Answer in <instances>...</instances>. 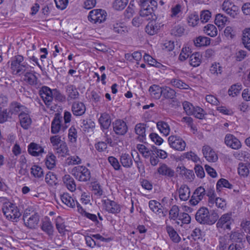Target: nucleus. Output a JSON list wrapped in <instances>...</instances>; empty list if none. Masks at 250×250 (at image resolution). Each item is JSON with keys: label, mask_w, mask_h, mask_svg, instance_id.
<instances>
[{"label": "nucleus", "mask_w": 250, "mask_h": 250, "mask_svg": "<svg viewBox=\"0 0 250 250\" xmlns=\"http://www.w3.org/2000/svg\"><path fill=\"white\" fill-rule=\"evenodd\" d=\"M146 32L150 35H153L157 32L158 26L152 23H149L146 27Z\"/></svg>", "instance_id": "64"}, {"label": "nucleus", "mask_w": 250, "mask_h": 250, "mask_svg": "<svg viewBox=\"0 0 250 250\" xmlns=\"http://www.w3.org/2000/svg\"><path fill=\"white\" fill-rule=\"evenodd\" d=\"M20 123L21 126L24 129H27L30 126L32 120L29 115V110L19 115Z\"/></svg>", "instance_id": "18"}, {"label": "nucleus", "mask_w": 250, "mask_h": 250, "mask_svg": "<svg viewBox=\"0 0 250 250\" xmlns=\"http://www.w3.org/2000/svg\"><path fill=\"white\" fill-rule=\"evenodd\" d=\"M28 108L24 105L18 102L12 103L10 106V111L12 114H18L27 112Z\"/></svg>", "instance_id": "21"}, {"label": "nucleus", "mask_w": 250, "mask_h": 250, "mask_svg": "<svg viewBox=\"0 0 250 250\" xmlns=\"http://www.w3.org/2000/svg\"><path fill=\"white\" fill-rule=\"evenodd\" d=\"M135 132L138 135L137 139L141 142H144L146 140V125L144 124H138L136 125Z\"/></svg>", "instance_id": "25"}, {"label": "nucleus", "mask_w": 250, "mask_h": 250, "mask_svg": "<svg viewBox=\"0 0 250 250\" xmlns=\"http://www.w3.org/2000/svg\"><path fill=\"white\" fill-rule=\"evenodd\" d=\"M195 46L200 47L202 46H207L210 44V40L209 38L199 36L194 41Z\"/></svg>", "instance_id": "43"}, {"label": "nucleus", "mask_w": 250, "mask_h": 250, "mask_svg": "<svg viewBox=\"0 0 250 250\" xmlns=\"http://www.w3.org/2000/svg\"><path fill=\"white\" fill-rule=\"evenodd\" d=\"M234 223V220L232 217V213H227L222 215L216 223V227L219 229L223 230L231 229V226Z\"/></svg>", "instance_id": "5"}, {"label": "nucleus", "mask_w": 250, "mask_h": 250, "mask_svg": "<svg viewBox=\"0 0 250 250\" xmlns=\"http://www.w3.org/2000/svg\"><path fill=\"white\" fill-rule=\"evenodd\" d=\"M42 230L48 236L52 237L54 235V227L52 222L47 218L45 219L41 226Z\"/></svg>", "instance_id": "22"}, {"label": "nucleus", "mask_w": 250, "mask_h": 250, "mask_svg": "<svg viewBox=\"0 0 250 250\" xmlns=\"http://www.w3.org/2000/svg\"><path fill=\"white\" fill-rule=\"evenodd\" d=\"M184 31L185 29L183 26L177 25L171 29V34L176 36H181L183 34Z\"/></svg>", "instance_id": "62"}, {"label": "nucleus", "mask_w": 250, "mask_h": 250, "mask_svg": "<svg viewBox=\"0 0 250 250\" xmlns=\"http://www.w3.org/2000/svg\"><path fill=\"white\" fill-rule=\"evenodd\" d=\"M166 230L172 241L175 243H178L180 241V237L173 227L170 226H167L166 227Z\"/></svg>", "instance_id": "42"}, {"label": "nucleus", "mask_w": 250, "mask_h": 250, "mask_svg": "<svg viewBox=\"0 0 250 250\" xmlns=\"http://www.w3.org/2000/svg\"><path fill=\"white\" fill-rule=\"evenodd\" d=\"M46 167L49 169H52L56 166V157L52 153H49L44 160Z\"/></svg>", "instance_id": "30"}, {"label": "nucleus", "mask_w": 250, "mask_h": 250, "mask_svg": "<svg viewBox=\"0 0 250 250\" xmlns=\"http://www.w3.org/2000/svg\"><path fill=\"white\" fill-rule=\"evenodd\" d=\"M85 110V106L82 102H74L72 105V111L75 116L83 115Z\"/></svg>", "instance_id": "24"}, {"label": "nucleus", "mask_w": 250, "mask_h": 250, "mask_svg": "<svg viewBox=\"0 0 250 250\" xmlns=\"http://www.w3.org/2000/svg\"><path fill=\"white\" fill-rule=\"evenodd\" d=\"M120 160L122 165L126 168L130 167L133 164L132 158L128 154H122L120 156Z\"/></svg>", "instance_id": "38"}, {"label": "nucleus", "mask_w": 250, "mask_h": 250, "mask_svg": "<svg viewBox=\"0 0 250 250\" xmlns=\"http://www.w3.org/2000/svg\"><path fill=\"white\" fill-rule=\"evenodd\" d=\"M162 88L158 85L153 84L149 88V92L152 97L159 99L162 96Z\"/></svg>", "instance_id": "32"}, {"label": "nucleus", "mask_w": 250, "mask_h": 250, "mask_svg": "<svg viewBox=\"0 0 250 250\" xmlns=\"http://www.w3.org/2000/svg\"><path fill=\"white\" fill-rule=\"evenodd\" d=\"M213 201V205L215 204V206L218 208L225 210L227 205L225 200L221 198L217 197Z\"/></svg>", "instance_id": "63"}, {"label": "nucleus", "mask_w": 250, "mask_h": 250, "mask_svg": "<svg viewBox=\"0 0 250 250\" xmlns=\"http://www.w3.org/2000/svg\"><path fill=\"white\" fill-rule=\"evenodd\" d=\"M196 220L200 224L211 225L215 223V220L210 219L208 209L205 207L200 208L195 214Z\"/></svg>", "instance_id": "4"}, {"label": "nucleus", "mask_w": 250, "mask_h": 250, "mask_svg": "<svg viewBox=\"0 0 250 250\" xmlns=\"http://www.w3.org/2000/svg\"><path fill=\"white\" fill-rule=\"evenodd\" d=\"M228 21V18L221 14L216 15L215 23L219 27H223Z\"/></svg>", "instance_id": "45"}, {"label": "nucleus", "mask_w": 250, "mask_h": 250, "mask_svg": "<svg viewBox=\"0 0 250 250\" xmlns=\"http://www.w3.org/2000/svg\"><path fill=\"white\" fill-rule=\"evenodd\" d=\"M104 207L106 211L109 213L116 214L121 211V206L117 202L108 199L102 201Z\"/></svg>", "instance_id": "10"}, {"label": "nucleus", "mask_w": 250, "mask_h": 250, "mask_svg": "<svg viewBox=\"0 0 250 250\" xmlns=\"http://www.w3.org/2000/svg\"><path fill=\"white\" fill-rule=\"evenodd\" d=\"M109 27L113 32L124 35L128 32V27L125 25L124 22L120 21L115 18H112L109 23Z\"/></svg>", "instance_id": "7"}, {"label": "nucleus", "mask_w": 250, "mask_h": 250, "mask_svg": "<svg viewBox=\"0 0 250 250\" xmlns=\"http://www.w3.org/2000/svg\"><path fill=\"white\" fill-rule=\"evenodd\" d=\"M178 219V221H176V223L181 226H182L183 224H189L191 221L190 216L188 214L185 212L181 213Z\"/></svg>", "instance_id": "44"}, {"label": "nucleus", "mask_w": 250, "mask_h": 250, "mask_svg": "<svg viewBox=\"0 0 250 250\" xmlns=\"http://www.w3.org/2000/svg\"><path fill=\"white\" fill-rule=\"evenodd\" d=\"M113 128L115 133L118 135H124L128 130L126 123L120 119L113 123Z\"/></svg>", "instance_id": "12"}, {"label": "nucleus", "mask_w": 250, "mask_h": 250, "mask_svg": "<svg viewBox=\"0 0 250 250\" xmlns=\"http://www.w3.org/2000/svg\"><path fill=\"white\" fill-rule=\"evenodd\" d=\"M162 95L166 99H173L176 96V92L168 86H164L162 88Z\"/></svg>", "instance_id": "36"}, {"label": "nucleus", "mask_w": 250, "mask_h": 250, "mask_svg": "<svg viewBox=\"0 0 250 250\" xmlns=\"http://www.w3.org/2000/svg\"><path fill=\"white\" fill-rule=\"evenodd\" d=\"M62 202L67 207L74 208L76 206V201L67 193H64L61 196Z\"/></svg>", "instance_id": "31"}, {"label": "nucleus", "mask_w": 250, "mask_h": 250, "mask_svg": "<svg viewBox=\"0 0 250 250\" xmlns=\"http://www.w3.org/2000/svg\"><path fill=\"white\" fill-rule=\"evenodd\" d=\"M198 21V16L196 14H191L189 15L188 18V21L189 26L193 27L196 26L197 24Z\"/></svg>", "instance_id": "59"}, {"label": "nucleus", "mask_w": 250, "mask_h": 250, "mask_svg": "<svg viewBox=\"0 0 250 250\" xmlns=\"http://www.w3.org/2000/svg\"><path fill=\"white\" fill-rule=\"evenodd\" d=\"M157 127L161 133L165 136H167L170 132V127L169 125L165 122L159 121L157 123Z\"/></svg>", "instance_id": "40"}, {"label": "nucleus", "mask_w": 250, "mask_h": 250, "mask_svg": "<svg viewBox=\"0 0 250 250\" xmlns=\"http://www.w3.org/2000/svg\"><path fill=\"white\" fill-rule=\"evenodd\" d=\"M141 9L140 10V15L142 18H145L146 20L153 19L154 15L153 8L150 6L149 4H146L140 5Z\"/></svg>", "instance_id": "17"}, {"label": "nucleus", "mask_w": 250, "mask_h": 250, "mask_svg": "<svg viewBox=\"0 0 250 250\" xmlns=\"http://www.w3.org/2000/svg\"><path fill=\"white\" fill-rule=\"evenodd\" d=\"M149 207L150 209L155 213H160L162 212L161 205L155 200H151L149 202Z\"/></svg>", "instance_id": "51"}, {"label": "nucleus", "mask_w": 250, "mask_h": 250, "mask_svg": "<svg viewBox=\"0 0 250 250\" xmlns=\"http://www.w3.org/2000/svg\"><path fill=\"white\" fill-rule=\"evenodd\" d=\"M64 185L71 192L76 190V184L74 179L69 175H65L62 178Z\"/></svg>", "instance_id": "26"}, {"label": "nucleus", "mask_w": 250, "mask_h": 250, "mask_svg": "<svg viewBox=\"0 0 250 250\" xmlns=\"http://www.w3.org/2000/svg\"><path fill=\"white\" fill-rule=\"evenodd\" d=\"M56 227L59 232L61 234H64L66 231V227L63 220L61 216H58L56 219Z\"/></svg>", "instance_id": "46"}, {"label": "nucleus", "mask_w": 250, "mask_h": 250, "mask_svg": "<svg viewBox=\"0 0 250 250\" xmlns=\"http://www.w3.org/2000/svg\"><path fill=\"white\" fill-rule=\"evenodd\" d=\"M169 83L173 86L181 89H188L189 85L178 78H174L170 80Z\"/></svg>", "instance_id": "28"}, {"label": "nucleus", "mask_w": 250, "mask_h": 250, "mask_svg": "<svg viewBox=\"0 0 250 250\" xmlns=\"http://www.w3.org/2000/svg\"><path fill=\"white\" fill-rule=\"evenodd\" d=\"M179 196L181 201H187L190 194L189 188L185 185H182L178 189Z\"/></svg>", "instance_id": "27"}, {"label": "nucleus", "mask_w": 250, "mask_h": 250, "mask_svg": "<svg viewBox=\"0 0 250 250\" xmlns=\"http://www.w3.org/2000/svg\"><path fill=\"white\" fill-rule=\"evenodd\" d=\"M66 92L68 100L76 99L79 97V93L76 87L73 85H69L67 86Z\"/></svg>", "instance_id": "39"}, {"label": "nucleus", "mask_w": 250, "mask_h": 250, "mask_svg": "<svg viewBox=\"0 0 250 250\" xmlns=\"http://www.w3.org/2000/svg\"><path fill=\"white\" fill-rule=\"evenodd\" d=\"M99 122L102 127L104 128H108L111 124V120L109 115L106 113L101 114L99 119Z\"/></svg>", "instance_id": "35"}, {"label": "nucleus", "mask_w": 250, "mask_h": 250, "mask_svg": "<svg viewBox=\"0 0 250 250\" xmlns=\"http://www.w3.org/2000/svg\"><path fill=\"white\" fill-rule=\"evenodd\" d=\"M222 10L233 18L238 14L239 7L229 0H225L222 5Z\"/></svg>", "instance_id": "9"}, {"label": "nucleus", "mask_w": 250, "mask_h": 250, "mask_svg": "<svg viewBox=\"0 0 250 250\" xmlns=\"http://www.w3.org/2000/svg\"><path fill=\"white\" fill-rule=\"evenodd\" d=\"M55 153L61 157H64L68 154L69 150L65 142L62 143L58 146L53 149Z\"/></svg>", "instance_id": "33"}, {"label": "nucleus", "mask_w": 250, "mask_h": 250, "mask_svg": "<svg viewBox=\"0 0 250 250\" xmlns=\"http://www.w3.org/2000/svg\"><path fill=\"white\" fill-rule=\"evenodd\" d=\"M2 211L6 219L12 222H17L21 215L17 206L8 201L3 203Z\"/></svg>", "instance_id": "2"}, {"label": "nucleus", "mask_w": 250, "mask_h": 250, "mask_svg": "<svg viewBox=\"0 0 250 250\" xmlns=\"http://www.w3.org/2000/svg\"><path fill=\"white\" fill-rule=\"evenodd\" d=\"M242 40L245 47L250 51V28L243 30Z\"/></svg>", "instance_id": "37"}, {"label": "nucleus", "mask_w": 250, "mask_h": 250, "mask_svg": "<svg viewBox=\"0 0 250 250\" xmlns=\"http://www.w3.org/2000/svg\"><path fill=\"white\" fill-rule=\"evenodd\" d=\"M202 62V55L198 52L191 55L189 57V64L193 67H197L200 65Z\"/></svg>", "instance_id": "34"}, {"label": "nucleus", "mask_w": 250, "mask_h": 250, "mask_svg": "<svg viewBox=\"0 0 250 250\" xmlns=\"http://www.w3.org/2000/svg\"><path fill=\"white\" fill-rule=\"evenodd\" d=\"M106 17V12L102 9H94L88 15V20L94 23L99 24L104 22Z\"/></svg>", "instance_id": "8"}, {"label": "nucleus", "mask_w": 250, "mask_h": 250, "mask_svg": "<svg viewBox=\"0 0 250 250\" xmlns=\"http://www.w3.org/2000/svg\"><path fill=\"white\" fill-rule=\"evenodd\" d=\"M28 152L33 156H38L44 152V149L39 144L32 142L28 146Z\"/></svg>", "instance_id": "20"}, {"label": "nucleus", "mask_w": 250, "mask_h": 250, "mask_svg": "<svg viewBox=\"0 0 250 250\" xmlns=\"http://www.w3.org/2000/svg\"><path fill=\"white\" fill-rule=\"evenodd\" d=\"M136 148L142 156L146 159L148 158L153 150L149 149L143 144H138Z\"/></svg>", "instance_id": "41"}, {"label": "nucleus", "mask_w": 250, "mask_h": 250, "mask_svg": "<svg viewBox=\"0 0 250 250\" xmlns=\"http://www.w3.org/2000/svg\"><path fill=\"white\" fill-rule=\"evenodd\" d=\"M202 152L206 159L209 162H215L218 156L214 150L209 146L205 145L202 147Z\"/></svg>", "instance_id": "15"}, {"label": "nucleus", "mask_w": 250, "mask_h": 250, "mask_svg": "<svg viewBox=\"0 0 250 250\" xmlns=\"http://www.w3.org/2000/svg\"><path fill=\"white\" fill-rule=\"evenodd\" d=\"M128 3V0H115L113 3V8L117 10L124 9Z\"/></svg>", "instance_id": "54"}, {"label": "nucleus", "mask_w": 250, "mask_h": 250, "mask_svg": "<svg viewBox=\"0 0 250 250\" xmlns=\"http://www.w3.org/2000/svg\"><path fill=\"white\" fill-rule=\"evenodd\" d=\"M8 63L11 73L16 76H21L25 74L29 68L27 62L24 61L23 56L21 55L13 56Z\"/></svg>", "instance_id": "1"}, {"label": "nucleus", "mask_w": 250, "mask_h": 250, "mask_svg": "<svg viewBox=\"0 0 250 250\" xmlns=\"http://www.w3.org/2000/svg\"><path fill=\"white\" fill-rule=\"evenodd\" d=\"M182 13V6L180 4H177L171 8V14L170 15L171 18H178L179 14Z\"/></svg>", "instance_id": "55"}, {"label": "nucleus", "mask_w": 250, "mask_h": 250, "mask_svg": "<svg viewBox=\"0 0 250 250\" xmlns=\"http://www.w3.org/2000/svg\"><path fill=\"white\" fill-rule=\"evenodd\" d=\"M168 143L170 147L179 151L185 150L186 146L185 141L180 136L177 135H170L168 138Z\"/></svg>", "instance_id": "6"}, {"label": "nucleus", "mask_w": 250, "mask_h": 250, "mask_svg": "<svg viewBox=\"0 0 250 250\" xmlns=\"http://www.w3.org/2000/svg\"><path fill=\"white\" fill-rule=\"evenodd\" d=\"M92 190L94 195L97 197H100L103 194V189L99 184L93 183L92 185Z\"/></svg>", "instance_id": "61"}, {"label": "nucleus", "mask_w": 250, "mask_h": 250, "mask_svg": "<svg viewBox=\"0 0 250 250\" xmlns=\"http://www.w3.org/2000/svg\"><path fill=\"white\" fill-rule=\"evenodd\" d=\"M222 187L227 188L229 189L232 188V185H231L228 180L225 179L221 178L218 180L216 184V188L219 189Z\"/></svg>", "instance_id": "56"}, {"label": "nucleus", "mask_w": 250, "mask_h": 250, "mask_svg": "<svg viewBox=\"0 0 250 250\" xmlns=\"http://www.w3.org/2000/svg\"><path fill=\"white\" fill-rule=\"evenodd\" d=\"M71 173L79 181L86 182L91 178L90 170L85 166H77L73 168Z\"/></svg>", "instance_id": "3"}, {"label": "nucleus", "mask_w": 250, "mask_h": 250, "mask_svg": "<svg viewBox=\"0 0 250 250\" xmlns=\"http://www.w3.org/2000/svg\"><path fill=\"white\" fill-rule=\"evenodd\" d=\"M225 143L228 147L233 149H238L241 147L240 141L232 134H227L225 136Z\"/></svg>", "instance_id": "14"}, {"label": "nucleus", "mask_w": 250, "mask_h": 250, "mask_svg": "<svg viewBox=\"0 0 250 250\" xmlns=\"http://www.w3.org/2000/svg\"><path fill=\"white\" fill-rule=\"evenodd\" d=\"M183 106L187 115H192L195 107L190 103L185 101L183 103Z\"/></svg>", "instance_id": "60"}, {"label": "nucleus", "mask_w": 250, "mask_h": 250, "mask_svg": "<svg viewBox=\"0 0 250 250\" xmlns=\"http://www.w3.org/2000/svg\"><path fill=\"white\" fill-rule=\"evenodd\" d=\"M191 53V49L189 47H184L179 56V60L183 62L190 56Z\"/></svg>", "instance_id": "50"}, {"label": "nucleus", "mask_w": 250, "mask_h": 250, "mask_svg": "<svg viewBox=\"0 0 250 250\" xmlns=\"http://www.w3.org/2000/svg\"><path fill=\"white\" fill-rule=\"evenodd\" d=\"M177 172L183 178L189 181H192L194 179V173L192 170L187 169L184 166L178 167Z\"/></svg>", "instance_id": "23"}, {"label": "nucleus", "mask_w": 250, "mask_h": 250, "mask_svg": "<svg viewBox=\"0 0 250 250\" xmlns=\"http://www.w3.org/2000/svg\"><path fill=\"white\" fill-rule=\"evenodd\" d=\"M66 163L68 165H79L82 163V160L77 156H71L67 158Z\"/></svg>", "instance_id": "57"}, {"label": "nucleus", "mask_w": 250, "mask_h": 250, "mask_svg": "<svg viewBox=\"0 0 250 250\" xmlns=\"http://www.w3.org/2000/svg\"><path fill=\"white\" fill-rule=\"evenodd\" d=\"M209 71L210 73L214 76H218V74H222L223 68L219 63L214 62L212 64L210 67Z\"/></svg>", "instance_id": "49"}, {"label": "nucleus", "mask_w": 250, "mask_h": 250, "mask_svg": "<svg viewBox=\"0 0 250 250\" xmlns=\"http://www.w3.org/2000/svg\"><path fill=\"white\" fill-rule=\"evenodd\" d=\"M40 94L47 106L51 105L52 100V90L47 86H43L40 90Z\"/></svg>", "instance_id": "16"}, {"label": "nucleus", "mask_w": 250, "mask_h": 250, "mask_svg": "<svg viewBox=\"0 0 250 250\" xmlns=\"http://www.w3.org/2000/svg\"><path fill=\"white\" fill-rule=\"evenodd\" d=\"M242 89V86L239 84H235L231 86L228 90V94L229 96L234 97L239 94Z\"/></svg>", "instance_id": "52"}, {"label": "nucleus", "mask_w": 250, "mask_h": 250, "mask_svg": "<svg viewBox=\"0 0 250 250\" xmlns=\"http://www.w3.org/2000/svg\"><path fill=\"white\" fill-rule=\"evenodd\" d=\"M23 219L24 224L27 227L30 229H34L39 223V216L36 213L29 216L26 213L23 215Z\"/></svg>", "instance_id": "11"}, {"label": "nucleus", "mask_w": 250, "mask_h": 250, "mask_svg": "<svg viewBox=\"0 0 250 250\" xmlns=\"http://www.w3.org/2000/svg\"><path fill=\"white\" fill-rule=\"evenodd\" d=\"M159 174L168 177H172L174 176L175 171L166 164H161L157 169Z\"/></svg>", "instance_id": "19"}, {"label": "nucleus", "mask_w": 250, "mask_h": 250, "mask_svg": "<svg viewBox=\"0 0 250 250\" xmlns=\"http://www.w3.org/2000/svg\"><path fill=\"white\" fill-rule=\"evenodd\" d=\"M62 118L59 116H56L51 123V132L53 134L58 133L61 127Z\"/></svg>", "instance_id": "29"}, {"label": "nucleus", "mask_w": 250, "mask_h": 250, "mask_svg": "<svg viewBox=\"0 0 250 250\" xmlns=\"http://www.w3.org/2000/svg\"><path fill=\"white\" fill-rule=\"evenodd\" d=\"M31 173L36 178H40L43 176L42 168L38 166L34 165L31 168Z\"/></svg>", "instance_id": "48"}, {"label": "nucleus", "mask_w": 250, "mask_h": 250, "mask_svg": "<svg viewBox=\"0 0 250 250\" xmlns=\"http://www.w3.org/2000/svg\"><path fill=\"white\" fill-rule=\"evenodd\" d=\"M206 195V190L202 187L197 188L194 191L189 203L191 205L195 206L201 201Z\"/></svg>", "instance_id": "13"}, {"label": "nucleus", "mask_w": 250, "mask_h": 250, "mask_svg": "<svg viewBox=\"0 0 250 250\" xmlns=\"http://www.w3.org/2000/svg\"><path fill=\"white\" fill-rule=\"evenodd\" d=\"M204 32L208 36L213 37L217 35L216 27L213 24H208L204 27Z\"/></svg>", "instance_id": "47"}, {"label": "nucleus", "mask_w": 250, "mask_h": 250, "mask_svg": "<svg viewBox=\"0 0 250 250\" xmlns=\"http://www.w3.org/2000/svg\"><path fill=\"white\" fill-rule=\"evenodd\" d=\"M179 208L176 205L173 206L169 212V218L170 219L175 220L179 216Z\"/></svg>", "instance_id": "53"}, {"label": "nucleus", "mask_w": 250, "mask_h": 250, "mask_svg": "<svg viewBox=\"0 0 250 250\" xmlns=\"http://www.w3.org/2000/svg\"><path fill=\"white\" fill-rule=\"evenodd\" d=\"M238 172L241 176H247L249 173V169L245 164L240 163L238 167Z\"/></svg>", "instance_id": "58"}]
</instances>
